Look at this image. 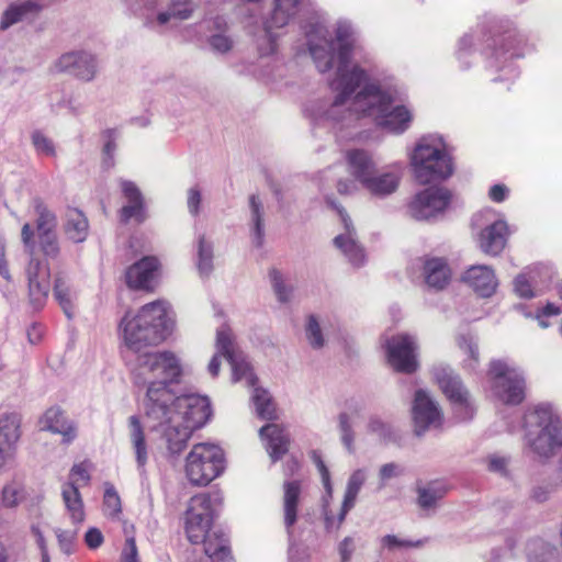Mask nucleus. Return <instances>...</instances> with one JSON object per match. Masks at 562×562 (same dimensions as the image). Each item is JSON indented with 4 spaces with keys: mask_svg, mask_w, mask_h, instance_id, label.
Masks as SVG:
<instances>
[{
    "mask_svg": "<svg viewBox=\"0 0 562 562\" xmlns=\"http://www.w3.org/2000/svg\"><path fill=\"white\" fill-rule=\"evenodd\" d=\"M348 169L353 180H339L337 191L352 194L357 190L356 181L371 195L386 198L400 187L404 175V164L396 161L375 170V164L369 153L361 149L349 150L346 155Z\"/></svg>",
    "mask_w": 562,
    "mask_h": 562,
    "instance_id": "obj_4",
    "label": "nucleus"
},
{
    "mask_svg": "<svg viewBox=\"0 0 562 562\" xmlns=\"http://www.w3.org/2000/svg\"><path fill=\"white\" fill-rule=\"evenodd\" d=\"M21 240L25 251L31 256L30 263L26 268L30 299L35 307H42L49 293L50 272L46 262L33 258L36 241L34 238V228L30 223H25L22 226Z\"/></svg>",
    "mask_w": 562,
    "mask_h": 562,
    "instance_id": "obj_10",
    "label": "nucleus"
},
{
    "mask_svg": "<svg viewBox=\"0 0 562 562\" xmlns=\"http://www.w3.org/2000/svg\"><path fill=\"white\" fill-rule=\"evenodd\" d=\"M32 144L38 155L54 157L56 149L54 142L41 131H34L31 135Z\"/></svg>",
    "mask_w": 562,
    "mask_h": 562,
    "instance_id": "obj_49",
    "label": "nucleus"
},
{
    "mask_svg": "<svg viewBox=\"0 0 562 562\" xmlns=\"http://www.w3.org/2000/svg\"><path fill=\"white\" fill-rule=\"evenodd\" d=\"M458 346L469 357L464 360L465 366L471 370L475 369L479 362V347L476 340L472 336H461L458 339Z\"/></svg>",
    "mask_w": 562,
    "mask_h": 562,
    "instance_id": "obj_47",
    "label": "nucleus"
},
{
    "mask_svg": "<svg viewBox=\"0 0 562 562\" xmlns=\"http://www.w3.org/2000/svg\"><path fill=\"white\" fill-rule=\"evenodd\" d=\"M367 479L368 473L364 469H358L350 474L347 481L341 507L337 516H335L328 509V499L324 498L323 510L325 517V527L328 531L338 530L340 528L349 510H351L355 507L358 494L361 491Z\"/></svg>",
    "mask_w": 562,
    "mask_h": 562,
    "instance_id": "obj_17",
    "label": "nucleus"
},
{
    "mask_svg": "<svg viewBox=\"0 0 562 562\" xmlns=\"http://www.w3.org/2000/svg\"><path fill=\"white\" fill-rule=\"evenodd\" d=\"M307 550L299 544H289V562H307Z\"/></svg>",
    "mask_w": 562,
    "mask_h": 562,
    "instance_id": "obj_61",
    "label": "nucleus"
},
{
    "mask_svg": "<svg viewBox=\"0 0 562 562\" xmlns=\"http://www.w3.org/2000/svg\"><path fill=\"white\" fill-rule=\"evenodd\" d=\"M327 203L336 210L345 228L344 233L335 237V246L341 250L352 266H361L366 259L364 249L356 238V232L350 217L342 207L334 203L329 198H327Z\"/></svg>",
    "mask_w": 562,
    "mask_h": 562,
    "instance_id": "obj_18",
    "label": "nucleus"
},
{
    "mask_svg": "<svg viewBox=\"0 0 562 562\" xmlns=\"http://www.w3.org/2000/svg\"><path fill=\"white\" fill-rule=\"evenodd\" d=\"M508 236L507 223L504 220H495L481 231L479 247L486 255L497 256L504 250Z\"/></svg>",
    "mask_w": 562,
    "mask_h": 562,
    "instance_id": "obj_22",
    "label": "nucleus"
},
{
    "mask_svg": "<svg viewBox=\"0 0 562 562\" xmlns=\"http://www.w3.org/2000/svg\"><path fill=\"white\" fill-rule=\"evenodd\" d=\"M20 438V418L16 414L0 417V452L10 459Z\"/></svg>",
    "mask_w": 562,
    "mask_h": 562,
    "instance_id": "obj_32",
    "label": "nucleus"
},
{
    "mask_svg": "<svg viewBox=\"0 0 562 562\" xmlns=\"http://www.w3.org/2000/svg\"><path fill=\"white\" fill-rule=\"evenodd\" d=\"M202 205V192L198 186L191 187L187 191V207L192 216H198Z\"/></svg>",
    "mask_w": 562,
    "mask_h": 562,
    "instance_id": "obj_54",
    "label": "nucleus"
},
{
    "mask_svg": "<svg viewBox=\"0 0 562 562\" xmlns=\"http://www.w3.org/2000/svg\"><path fill=\"white\" fill-rule=\"evenodd\" d=\"M198 4L193 0H170L168 8L158 12L156 15L146 14L145 23L150 27L165 26L173 21H184L190 19Z\"/></svg>",
    "mask_w": 562,
    "mask_h": 562,
    "instance_id": "obj_21",
    "label": "nucleus"
},
{
    "mask_svg": "<svg viewBox=\"0 0 562 562\" xmlns=\"http://www.w3.org/2000/svg\"><path fill=\"white\" fill-rule=\"evenodd\" d=\"M425 283L432 289L442 290L451 279V270L441 258L426 259L423 266Z\"/></svg>",
    "mask_w": 562,
    "mask_h": 562,
    "instance_id": "obj_34",
    "label": "nucleus"
},
{
    "mask_svg": "<svg viewBox=\"0 0 562 562\" xmlns=\"http://www.w3.org/2000/svg\"><path fill=\"white\" fill-rule=\"evenodd\" d=\"M359 412L360 407L355 404L349 405L346 411L340 412L337 416V430L339 438L348 452L355 451L353 419Z\"/></svg>",
    "mask_w": 562,
    "mask_h": 562,
    "instance_id": "obj_36",
    "label": "nucleus"
},
{
    "mask_svg": "<svg viewBox=\"0 0 562 562\" xmlns=\"http://www.w3.org/2000/svg\"><path fill=\"white\" fill-rule=\"evenodd\" d=\"M416 493L418 507L426 513H435L439 501L448 493V486L441 481H431L417 485Z\"/></svg>",
    "mask_w": 562,
    "mask_h": 562,
    "instance_id": "obj_33",
    "label": "nucleus"
},
{
    "mask_svg": "<svg viewBox=\"0 0 562 562\" xmlns=\"http://www.w3.org/2000/svg\"><path fill=\"white\" fill-rule=\"evenodd\" d=\"M402 472V468L394 462L383 464L379 470L380 487H384L389 480L400 476Z\"/></svg>",
    "mask_w": 562,
    "mask_h": 562,
    "instance_id": "obj_57",
    "label": "nucleus"
},
{
    "mask_svg": "<svg viewBox=\"0 0 562 562\" xmlns=\"http://www.w3.org/2000/svg\"><path fill=\"white\" fill-rule=\"evenodd\" d=\"M251 400L256 414L260 418L271 420L277 417L274 403L266 390L259 387L255 389Z\"/></svg>",
    "mask_w": 562,
    "mask_h": 562,
    "instance_id": "obj_43",
    "label": "nucleus"
},
{
    "mask_svg": "<svg viewBox=\"0 0 562 562\" xmlns=\"http://www.w3.org/2000/svg\"><path fill=\"white\" fill-rule=\"evenodd\" d=\"M223 505L221 492L200 493L190 498L184 516V530L192 543L207 539L214 518Z\"/></svg>",
    "mask_w": 562,
    "mask_h": 562,
    "instance_id": "obj_7",
    "label": "nucleus"
},
{
    "mask_svg": "<svg viewBox=\"0 0 562 562\" xmlns=\"http://www.w3.org/2000/svg\"><path fill=\"white\" fill-rule=\"evenodd\" d=\"M249 231L251 244L257 248H261L265 243V210L261 200L257 195H251L249 198Z\"/></svg>",
    "mask_w": 562,
    "mask_h": 562,
    "instance_id": "obj_35",
    "label": "nucleus"
},
{
    "mask_svg": "<svg viewBox=\"0 0 562 562\" xmlns=\"http://www.w3.org/2000/svg\"><path fill=\"white\" fill-rule=\"evenodd\" d=\"M368 432L375 435L380 440H386L391 436V427L381 418L372 416L367 424Z\"/></svg>",
    "mask_w": 562,
    "mask_h": 562,
    "instance_id": "obj_52",
    "label": "nucleus"
},
{
    "mask_svg": "<svg viewBox=\"0 0 562 562\" xmlns=\"http://www.w3.org/2000/svg\"><path fill=\"white\" fill-rule=\"evenodd\" d=\"M462 280L482 297L492 296L498 286L494 270L485 265L470 267Z\"/></svg>",
    "mask_w": 562,
    "mask_h": 562,
    "instance_id": "obj_23",
    "label": "nucleus"
},
{
    "mask_svg": "<svg viewBox=\"0 0 562 562\" xmlns=\"http://www.w3.org/2000/svg\"><path fill=\"white\" fill-rule=\"evenodd\" d=\"M204 543V552L212 562H233L227 539L216 533L209 535Z\"/></svg>",
    "mask_w": 562,
    "mask_h": 562,
    "instance_id": "obj_38",
    "label": "nucleus"
},
{
    "mask_svg": "<svg viewBox=\"0 0 562 562\" xmlns=\"http://www.w3.org/2000/svg\"><path fill=\"white\" fill-rule=\"evenodd\" d=\"M159 260L147 256L127 268L125 272L126 284L133 290H151L159 272Z\"/></svg>",
    "mask_w": 562,
    "mask_h": 562,
    "instance_id": "obj_19",
    "label": "nucleus"
},
{
    "mask_svg": "<svg viewBox=\"0 0 562 562\" xmlns=\"http://www.w3.org/2000/svg\"><path fill=\"white\" fill-rule=\"evenodd\" d=\"M85 542L90 549H97L102 544L103 536L98 528H90L85 535Z\"/></svg>",
    "mask_w": 562,
    "mask_h": 562,
    "instance_id": "obj_64",
    "label": "nucleus"
},
{
    "mask_svg": "<svg viewBox=\"0 0 562 562\" xmlns=\"http://www.w3.org/2000/svg\"><path fill=\"white\" fill-rule=\"evenodd\" d=\"M302 485L297 480L285 481L283 483V521L289 535V539H292V527L297 520L299 504L301 499ZM290 543H293L290 540Z\"/></svg>",
    "mask_w": 562,
    "mask_h": 562,
    "instance_id": "obj_26",
    "label": "nucleus"
},
{
    "mask_svg": "<svg viewBox=\"0 0 562 562\" xmlns=\"http://www.w3.org/2000/svg\"><path fill=\"white\" fill-rule=\"evenodd\" d=\"M121 562H139L135 539L127 533L121 554Z\"/></svg>",
    "mask_w": 562,
    "mask_h": 562,
    "instance_id": "obj_58",
    "label": "nucleus"
},
{
    "mask_svg": "<svg viewBox=\"0 0 562 562\" xmlns=\"http://www.w3.org/2000/svg\"><path fill=\"white\" fill-rule=\"evenodd\" d=\"M22 499V490L15 483L7 484L2 490V504L5 507H15Z\"/></svg>",
    "mask_w": 562,
    "mask_h": 562,
    "instance_id": "obj_53",
    "label": "nucleus"
},
{
    "mask_svg": "<svg viewBox=\"0 0 562 562\" xmlns=\"http://www.w3.org/2000/svg\"><path fill=\"white\" fill-rule=\"evenodd\" d=\"M304 335L313 349H322L325 346V337L316 315L311 314L305 319Z\"/></svg>",
    "mask_w": 562,
    "mask_h": 562,
    "instance_id": "obj_45",
    "label": "nucleus"
},
{
    "mask_svg": "<svg viewBox=\"0 0 562 562\" xmlns=\"http://www.w3.org/2000/svg\"><path fill=\"white\" fill-rule=\"evenodd\" d=\"M34 212L36 214L37 233L55 232L57 226V216L41 199L34 198L32 201Z\"/></svg>",
    "mask_w": 562,
    "mask_h": 562,
    "instance_id": "obj_39",
    "label": "nucleus"
},
{
    "mask_svg": "<svg viewBox=\"0 0 562 562\" xmlns=\"http://www.w3.org/2000/svg\"><path fill=\"white\" fill-rule=\"evenodd\" d=\"M508 465V459L506 457L493 454L488 457V470L505 474Z\"/></svg>",
    "mask_w": 562,
    "mask_h": 562,
    "instance_id": "obj_62",
    "label": "nucleus"
},
{
    "mask_svg": "<svg viewBox=\"0 0 562 562\" xmlns=\"http://www.w3.org/2000/svg\"><path fill=\"white\" fill-rule=\"evenodd\" d=\"M215 347L217 353L222 355L227 361L237 363L238 356L243 353L239 349L231 327L226 324L216 330Z\"/></svg>",
    "mask_w": 562,
    "mask_h": 562,
    "instance_id": "obj_37",
    "label": "nucleus"
},
{
    "mask_svg": "<svg viewBox=\"0 0 562 562\" xmlns=\"http://www.w3.org/2000/svg\"><path fill=\"white\" fill-rule=\"evenodd\" d=\"M74 291L64 277H57L54 285V296L67 317H71Z\"/></svg>",
    "mask_w": 562,
    "mask_h": 562,
    "instance_id": "obj_44",
    "label": "nucleus"
},
{
    "mask_svg": "<svg viewBox=\"0 0 562 562\" xmlns=\"http://www.w3.org/2000/svg\"><path fill=\"white\" fill-rule=\"evenodd\" d=\"M89 471L90 463L87 461L75 464L69 473V482L63 485V501L74 525L81 524L85 519L83 502L79 487L89 483Z\"/></svg>",
    "mask_w": 562,
    "mask_h": 562,
    "instance_id": "obj_13",
    "label": "nucleus"
},
{
    "mask_svg": "<svg viewBox=\"0 0 562 562\" xmlns=\"http://www.w3.org/2000/svg\"><path fill=\"white\" fill-rule=\"evenodd\" d=\"M55 535L57 537L60 550L66 554H71L74 551V543L77 537V529L56 528Z\"/></svg>",
    "mask_w": 562,
    "mask_h": 562,
    "instance_id": "obj_51",
    "label": "nucleus"
},
{
    "mask_svg": "<svg viewBox=\"0 0 562 562\" xmlns=\"http://www.w3.org/2000/svg\"><path fill=\"white\" fill-rule=\"evenodd\" d=\"M38 244L45 257L50 259L59 257L60 245L56 231L38 234Z\"/></svg>",
    "mask_w": 562,
    "mask_h": 562,
    "instance_id": "obj_46",
    "label": "nucleus"
},
{
    "mask_svg": "<svg viewBox=\"0 0 562 562\" xmlns=\"http://www.w3.org/2000/svg\"><path fill=\"white\" fill-rule=\"evenodd\" d=\"M561 307L555 305L554 303H548L538 314L537 319L541 327L546 328L549 326L547 322L543 321L546 316H557L561 314Z\"/></svg>",
    "mask_w": 562,
    "mask_h": 562,
    "instance_id": "obj_63",
    "label": "nucleus"
},
{
    "mask_svg": "<svg viewBox=\"0 0 562 562\" xmlns=\"http://www.w3.org/2000/svg\"><path fill=\"white\" fill-rule=\"evenodd\" d=\"M355 29L349 21L339 20L329 32L316 24L306 33L310 54L321 72L336 67L330 87L337 92L331 97H314L304 105V114L316 125L334 126L353 114L368 115L389 132L402 134L413 121V113L402 101L396 89L382 88L368 81L367 72L351 64Z\"/></svg>",
    "mask_w": 562,
    "mask_h": 562,
    "instance_id": "obj_1",
    "label": "nucleus"
},
{
    "mask_svg": "<svg viewBox=\"0 0 562 562\" xmlns=\"http://www.w3.org/2000/svg\"><path fill=\"white\" fill-rule=\"evenodd\" d=\"M121 189L127 203L121 209L120 216L122 222H128L134 218L143 222L146 218L143 195L137 186L128 180L121 181Z\"/></svg>",
    "mask_w": 562,
    "mask_h": 562,
    "instance_id": "obj_27",
    "label": "nucleus"
},
{
    "mask_svg": "<svg viewBox=\"0 0 562 562\" xmlns=\"http://www.w3.org/2000/svg\"><path fill=\"white\" fill-rule=\"evenodd\" d=\"M409 164L415 179L420 184L446 180L454 171L447 145L438 135L420 137L409 155Z\"/></svg>",
    "mask_w": 562,
    "mask_h": 562,
    "instance_id": "obj_6",
    "label": "nucleus"
},
{
    "mask_svg": "<svg viewBox=\"0 0 562 562\" xmlns=\"http://www.w3.org/2000/svg\"><path fill=\"white\" fill-rule=\"evenodd\" d=\"M271 283L277 300L280 303H288L292 297V288L286 285L281 273L278 271L271 272Z\"/></svg>",
    "mask_w": 562,
    "mask_h": 562,
    "instance_id": "obj_50",
    "label": "nucleus"
},
{
    "mask_svg": "<svg viewBox=\"0 0 562 562\" xmlns=\"http://www.w3.org/2000/svg\"><path fill=\"white\" fill-rule=\"evenodd\" d=\"M127 428L128 440L135 454L137 469L140 473H144L148 461V446L145 439L144 427L139 418L133 415L128 417Z\"/></svg>",
    "mask_w": 562,
    "mask_h": 562,
    "instance_id": "obj_30",
    "label": "nucleus"
},
{
    "mask_svg": "<svg viewBox=\"0 0 562 562\" xmlns=\"http://www.w3.org/2000/svg\"><path fill=\"white\" fill-rule=\"evenodd\" d=\"M50 4L46 0H20L8 5L2 14L0 27L5 30L22 21H33Z\"/></svg>",
    "mask_w": 562,
    "mask_h": 562,
    "instance_id": "obj_20",
    "label": "nucleus"
},
{
    "mask_svg": "<svg viewBox=\"0 0 562 562\" xmlns=\"http://www.w3.org/2000/svg\"><path fill=\"white\" fill-rule=\"evenodd\" d=\"M262 440H266V449L273 462L288 452L289 436L276 424H268L259 430Z\"/></svg>",
    "mask_w": 562,
    "mask_h": 562,
    "instance_id": "obj_31",
    "label": "nucleus"
},
{
    "mask_svg": "<svg viewBox=\"0 0 562 562\" xmlns=\"http://www.w3.org/2000/svg\"><path fill=\"white\" fill-rule=\"evenodd\" d=\"M228 363L232 367V381L234 383L244 382L248 387L256 384L257 378L244 352L238 356L237 363L233 361H228Z\"/></svg>",
    "mask_w": 562,
    "mask_h": 562,
    "instance_id": "obj_42",
    "label": "nucleus"
},
{
    "mask_svg": "<svg viewBox=\"0 0 562 562\" xmlns=\"http://www.w3.org/2000/svg\"><path fill=\"white\" fill-rule=\"evenodd\" d=\"M103 510L109 517L115 518L121 512V498L113 485H106L103 496Z\"/></svg>",
    "mask_w": 562,
    "mask_h": 562,
    "instance_id": "obj_48",
    "label": "nucleus"
},
{
    "mask_svg": "<svg viewBox=\"0 0 562 562\" xmlns=\"http://www.w3.org/2000/svg\"><path fill=\"white\" fill-rule=\"evenodd\" d=\"M516 38L513 34L499 36L494 40L495 48L493 52V66L499 70L506 71L510 77L517 76V70L512 64L514 57H520L521 53L514 46Z\"/></svg>",
    "mask_w": 562,
    "mask_h": 562,
    "instance_id": "obj_24",
    "label": "nucleus"
},
{
    "mask_svg": "<svg viewBox=\"0 0 562 562\" xmlns=\"http://www.w3.org/2000/svg\"><path fill=\"white\" fill-rule=\"evenodd\" d=\"M196 244L198 270L201 276H209L213 270V244L203 234L198 236Z\"/></svg>",
    "mask_w": 562,
    "mask_h": 562,
    "instance_id": "obj_41",
    "label": "nucleus"
},
{
    "mask_svg": "<svg viewBox=\"0 0 562 562\" xmlns=\"http://www.w3.org/2000/svg\"><path fill=\"white\" fill-rule=\"evenodd\" d=\"M42 429L59 434L63 436V442L69 443L77 437V429L72 422L68 420L64 413L52 407L47 409L41 420Z\"/></svg>",
    "mask_w": 562,
    "mask_h": 562,
    "instance_id": "obj_28",
    "label": "nucleus"
},
{
    "mask_svg": "<svg viewBox=\"0 0 562 562\" xmlns=\"http://www.w3.org/2000/svg\"><path fill=\"white\" fill-rule=\"evenodd\" d=\"M452 202V192L445 187H428L415 193L406 204V215L415 221L430 222L442 216Z\"/></svg>",
    "mask_w": 562,
    "mask_h": 562,
    "instance_id": "obj_11",
    "label": "nucleus"
},
{
    "mask_svg": "<svg viewBox=\"0 0 562 562\" xmlns=\"http://www.w3.org/2000/svg\"><path fill=\"white\" fill-rule=\"evenodd\" d=\"M98 63L94 55L86 50H71L60 55L50 66L53 74H69L82 81L95 78Z\"/></svg>",
    "mask_w": 562,
    "mask_h": 562,
    "instance_id": "obj_16",
    "label": "nucleus"
},
{
    "mask_svg": "<svg viewBox=\"0 0 562 562\" xmlns=\"http://www.w3.org/2000/svg\"><path fill=\"white\" fill-rule=\"evenodd\" d=\"M381 544L383 548H386L389 550L415 546V543H413L412 541L401 539L395 535H386L382 537Z\"/></svg>",
    "mask_w": 562,
    "mask_h": 562,
    "instance_id": "obj_60",
    "label": "nucleus"
},
{
    "mask_svg": "<svg viewBox=\"0 0 562 562\" xmlns=\"http://www.w3.org/2000/svg\"><path fill=\"white\" fill-rule=\"evenodd\" d=\"M514 290L516 294L519 295L520 297L530 299L533 296V290L530 284V281L524 273L515 278Z\"/></svg>",
    "mask_w": 562,
    "mask_h": 562,
    "instance_id": "obj_56",
    "label": "nucleus"
},
{
    "mask_svg": "<svg viewBox=\"0 0 562 562\" xmlns=\"http://www.w3.org/2000/svg\"><path fill=\"white\" fill-rule=\"evenodd\" d=\"M386 356L390 366L401 373H413L418 368L417 341L414 336L400 334L386 340Z\"/></svg>",
    "mask_w": 562,
    "mask_h": 562,
    "instance_id": "obj_14",
    "label": "nucleus"
},
{
    "mask_svg": "<svg viewBox=\"0 0 562 562\" xmlns=\"http://www.w3.org/2000/svg\"><path fill=\"white\" fill-rule=\"evenodd\" d=\"M183 369L172 351L145 352L137 358L136 379L147 384L145 418L151 430H159L170 454H179L194 429L211 415L210 401L198 394L175 396L169 386L179 383Z\"/></svg>",
    "mask_w": 562,
    "mask_h": 562,
    "instance_id": "obj_2",
    "label": "nucleus"
},
{
    "mask_svg": "<svg viewBox=\"0 0 562 562\" xmlns=\"http://www.w3.org/2000/svg\"><path fill=\"white\" fill-rule=\"evenodd\" d=\"M526 453L547 462L562 452V415L548 403L528 408L524 414Z\"/></svg>",
    "mask_w": 562,
    "mask_h": 562,
    "instance_id": "obj_5",
    "label": "nucleus"
},
{
    "mask_svg": "<svg viewBox=\"0 0 562 562\" xmlns=\"http://www.w3.org/2000/svg\"><path fill=\"white\" fill-rule=\"evenodd\" d=\"M412 418L414 431L417 436L424 435L430 429L439 428L443 415L439 404L423 389L415 392L412 405Z\"/></svg>",
    "mask_w": 562,
    "mask_h": 562,
    "instance_id": "obj_15",
    "label": "nucleus"
},
{
    "mask_svg": "<svg viewBox=\"0 0 562 562\" xmlns=\"http://www.w3.org/2000/svg\"><path fill=\"white\" fill-rule=\"evenodd\" d=\"M63 232L68 240L83 243L89 235L88 218L80 210L68 207L63 217Z\"/></svg>",
    "mask_w": 562,
    "mask_h": 562,
    "instance_id": "obj_29",
    "label": "nucleus"
},
{
    "mask_svg": "<svg viewBox=\"0 0 562 562\" xmlns=\"http://www.w3.org/2000/svg\"><path fill=\"white\" fill-rule=\"evenodd\" d=\"M338 554L340 557V562H351L352 554L356 551V539L353 537H345L338 543Z\"/></svg>",
    "mask_w": 562,
    "mask_h": 562,
    "instance_id": "obj_55",
    "label": "nucleus"
},
{
    "mask_svg": "<svg viewBox=\"0 0 562 562\" xmlns=\"http://www.w3.org/2000/svg\"><path fill=\"white\" fill-rule=\"evenodd\" d=\"M224 469V451L214 443H195L186 458V476L193 485H207L220 476Z\"/></svg>",
    "mask_w": 562,
    "mask_h": 562,
    "instance_id": "obj_8",
    "label": "nucleus"
},
{
    "mask_svg": "<svg viewBox=\"0 0 562 562\" xmlns=\"http://www.w3.org/2000/svg\"><path fill=\"white\" fill-rule=\"evenodd\" d=\"M528 562H560V552L553 544L532 540L528 544Z\"/></svg>",
    "mask_w": 562,
    "mask_h": 562,
    "instance_id": "obj_40",
    "label": "nucleus"
},
{
    "mask_svg": "<svg viewBox=\"0 0 562 562\" xmlns=\"http://www.w3.org/2000/svg\"><path fill=\"white\" fill-rule=\"evenodd\" d=\"M211 33L207 36L210 48L217 54H226L234 47V40L227 34L228 24L223 16L206 19L201 23Z\"/></svg>",
    "mask_w": 562,
    "mask_h": 562,
    "instance_id": "obj_25",
    "label": "nucleus"
},
{
    "mask_svg": "<svg viewBox=\"0 0 562 562\" xmlns=\"http://www.w3.org/2000/svg\"><path fill=\"white\" fill-rule=\"evenodd\" d=\"M167 302L158 300L145 304L136 312H126L119 323V337L133 352L164 341L171 330Z\"/></svg>",
    "mask_w": 562,
    "mask_h": 562,
    "instance_id": "obj_3",
    "label": "nucleus"
},
{
    "mask_svg": "<svg viewBox=\"0 0 562 562\" xmlns=\"http://www.w3.org/2000/svg\"><path fill=\"white\" fill-rule=\"evenodd\" d=\"M314 461H315L317 470L321 474L322 482H323V485H324V488L326 492V496L328 498H331L333 497V485L330 482L329 471H328L327 467L325 465L324 461L321 459V457L315 456Z\"/></svg>",
    "mask_w": 562,
    "mask_h": 562,
    "instance_id": "obj_59",
    "label": "nucleus"
},
{
    "mask_svg": "<svg viewBox=\"0 0 562 562\" xmlns=\"http://www.w3.org/2000/svg\"><path fill=\"white\" fill-rule=\"evenodd\" d=\"M488 380L492 395L507 405H519L526 396V379L516 367L504 360L490 363Z\"/></svg>",
    "mask_w": 562,
    "mask_h": 562,
    "instance_id": "obj_9",
    "label": "nucleus"
},
{
    "mask_svg": "<svg viewBox=\"0 0 562 562\" xmlns=\"http://www.w3.org/2000/svg\"><path fill=\"white\" fill-rule=\"evenodd\" d=\"M432 374L439 387L453 405L460 419H470L474 408L469 392L463 386L460 378L447 366H436Z\"/></svg>",
    "mask_w": 562,
    "mask_h": 562,
    "instance_id": "obj_12",
    "label": "nucleus"
}]
</instances>
